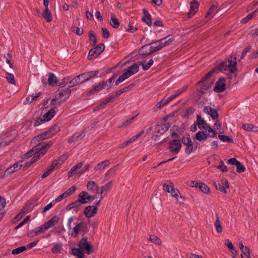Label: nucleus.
<instances>
[{"label": "nucleus", "mask_w": 258, "mask_h": 258, "mask_svg": "<svg viewBox=\"0 0 258 258\" xmlns=\"http://www.w3.org/2000/svg\"><path fill=\"white\" fill-rule=\"evenodd\" d=\"M204 111L210 115L213 120L217 119L218 117V114L217 111L210 106H205L204 108Z\"/></svg>", "instance_id": "nucleus-22"}, {"label": "nucleus", "mask_w": 258, "mask_h": 258, "mask_svg": "<svg viewBox=\"0 0 258 258\" xmlns=\"http://www.w3.org/2000/svg\"><path fill=\"white\" fill-rule=\"evenodd\" d=\"M187 88V85H184L182 88L178 89L176 91V93L174 94V96L176 97H177L178 96H179L181 94L186 91Z\"/></svg>", "instance_id": "nucleus-63"}, {"label": "nucleus", "mask_w": 258, "mask_h": 258, "mask_svg": "<svg viewBox=\"0 0 258 258\" xmlns=\"http://www.w3.org/2000/svg\"><path fill=\"white\" fill-rule=\"evenodd\" d=\"M148 45L150 46L149 48L152 54L162 49L159 40L153 42Z\"/></svg>", "instance_id": "nucleus-24"}, {"label": "nucleus", "mask_w": 258, "mask_h": 258, "mask_svg": "<svg viewBox=\"0 0 258 258\" xmlns=\"http://www.w3.org/2000/svg\"><path fill=\"white\" fill-rule=\"evenodd\" d=\"M169 193L172 196L175 197L176 199H178L179 197L180 198H183L181 196H179L180 192L177 188H174L173 183L171 184V190Z\"/></svg>", "instance_id": "nucleus-36"}, {"label": "nucleus", "mask_w": 258, "mask_h": 258, "mask_svg": "<svg viewBox=\"0 0 258 258\" xmlns=\"http://www.w3.org/2000/svg\"><path fill=\"white\" fill-rule=\"evenodd\" d=\"M217 168L222 172H227L228 170L227 166L225 165L224 162L222 160H220L219 165L217 166Z\"/></svg>", "instance_id": "nucleus-52"}, {"label": "nucleus", "mask_w": 258, "mask_h": 258, "mask_svg": "<svg viewBox=\"0 0 258 258\" xmlns=\"http://www.w3.org/2000/svg\"><path fill=\"white\" fill-rule=\"evenodd\" d=\"M87 188L89 190H94L97 189V191L98 190V186L95 183L94 181H90L87 184Z\"/></svg>", "instance_id": "nucleus-43"}, {"label": "nucleus", "mask_w": 258, "mask_h": 258, "mask_svg": "<svg viewBox=\"0 0 258 258\" xmlns=\"http://www.w3.org/2000/svg\"><path fill=\"white\" fill-rule=\"evenodd\" d=\"M98 73L99 72L98 71H92L83 73L82 75L85 81H87L91 78L97 76Z\"/></svg>", "instance_id": "nucleus-29"}, {"label": "nucleus", "mask_w": 258, "mask_h": 258, "mask_svg": "<svg viewBox=\"0 0 258 258\" xmlns=\"http://www.w3.org/2000/svg\"><path fill=\"white\" fill-rule=\"evenodd\" d=\"M59 218L58 216H53L49 221L44 223V228L48 229L49 228L54 226L59 222Z\"/></svg>", "instance_id": "nucleus-20"}, {"label": "nucleus", "mask_w": 258, "mask_h": 258, "mask_svg": "<svg viewBox=\"0 0 258 258\" xmlns=\"http://www.w3.org/2000/svg\"><path fill=\"white\" fill-rule=\"evenodd\" d=\"M89 36L90 40L93 42L92 46H95L97 44V39L96 36L93 31L91 30L89 32Z\"/></svg>", "instance_id": "nucleus-49"}, {"label": "nucleus", "mask_w": 258, "mask_h": 258, "mask_svg": "<svg viewBox=\"0 0 258 258\" xmlns=\"http://www.w3.org/2000/svg\"><path fill=\"white\" fill-rule=\"evenodd\" d=\"M72 30L78 35H81L83 33V29L78 27L74 26L72 28Z\"/></svg>", "instance_id": "nucleus-59"}, {"label": "nucleus", "mask_w": 258, "mask_h": 258, "mask_svg": "<svg viewBox=\"0 0 258 258\" xmlns=\"http://www.w3.org/2000/svg\"><path fill=\"white\" fill-rule=\"evenodd\" d=\"M216 220L214 222V226L216 228V230L218 233H221L222 231V227L221 222L219 220V218L218 214H216Z\"/></svg>", "instance_id": "nucleus-34"}, {"label": "nucleus", "mask_w": 258, "mask_h": 258, "mask_svg": "<svg viewBox=\"0 0 258 258\" xmlns=\"http://www.w3.org/2000/svg\"><path fill=\"white\" fill-rule=\"evenodd\" d=\"M52 143L43 142L35 146L31 150L24 154V157L29 158L33 155L40 157L43 156L48 149L52 145Z\"/></svg>", "instance_id": "nucleus-1"}, {"label": "nucleus", "mask_w": 258, "mask_h": 258, "mask_svg": "<svg viewBox=\"0 0 258 258\" xmlns=\"http://www.w3.org/2000/svg\"><path fill=\"white\" fill-rule=\"evenodd\" d=\"M70 88L68 84L59 87L58 89V93L55 94V96L58 97V99L61 98V100L64 102L71 94V90L69 89Z\"/></svg>", "instance_id": "nucleus-7"}, {"label": "nucleus", "mask_w": 258, "mask_h": 258, "mask_svg": "<svg viewBox=\"0 0 258 258\" xmlns=\"http://www.w3.org/2000/svg\"><path fill=\"white\" fill-rule=\"evenodd\" d=\"M104 88H105L104 86L103 82L101 81L99 82L97 85L95 86L93 89H91L88 92V94L92 95L95 94Z\"/></svg>", "instance_id": "nucleus-26"}, {"label": "nucleus", "mask_w": 258, "mask_h": 258, "mask_svg": "<svg viewBox=\"0 0 258 258\" xmlns=\"http://www.w3.org/2000/svg\"><path fill=\"white\" fill-rule=\"evenodd\" d=\"M22 166V165L19 164V163H16L14 164L12 166L9 167L5 170L3 175V177L8 176L10 174L14 173L15 172L19 170Z\"/></svg>", "instance_id": "nucleus-17"}, {"label": "nucleus", "mask_w": 258, "mask_h": 258, "mask_svg": "<svg viewBox=\"0 0 258 258\" xmlns=\"http://www.w3.org/2000/svg\"><path fill=\"white\" fill-rule=\"evenodd\" d=\"M204 129L207 131L209 133L212 134L211 135H208V137L211 138H214L215 137V132L209 125H207V126Z\"/></svg>", "instance_id": "nucleus-62"}, {"label": "nucleus", "mask_w": 258, "mask_h": 258, "mask_svg": "<svg viewBox=\"0 0 258 258\" xmlns=\"http://www.w3.org/2000/svg\"><path fill=\"white\" fill-rule=\"evenodd\" d=\"M181 146L179 139H173L169 143V149L171 152L176 154L180 151Z\"/></svg>", "instance_id": "nucleus-10"}, {"label": "nucleus", "mask_w": 258, "mask_h": 258, "mask_svg": "<svg viewBox=\"0 0 258 258\" xmlns=\"http://www.w3.org/2000/svg\"><path fill=\"white\" fill-rule=\"evenodd\" d=\"M216 71V68H213L198 82V84L201 87L200 90L199 91L200 93L201 94H204L205 91L208 90L211 87L213 82L210 80V78Z\"/></svg>", "instance_id": "nucleus-3"}, {"label": "nucleus", "mask_w": 258, "mask_h": 258, "mask_svg": "<svg viewBox=\"0 0 258 258\" xmlns=\"http://www.w3.org/2000/svg\"><path fill=\"white\" fill-rule=\"evenodd\" d=\"M166 104H167L165 101V99L164 98L156 105V106L154 107V110L156 111Z\"/></svg>", "instance_id": "nucleus-60"}, {"label": "nucleus", "mask_w": 258, "mask_h": 258, "mask_svg": "<svg viewBox=\"0 0 258 258\" xmlns=\"http://www.w3.org/2000/svg\"><path fill=\"white\" fill-rule=\"evenodd\" d=\"M82 205V204L80 202V201L78 200H77L74 202L69 204L66 207V210H70L74 208H79Z\"/></svg>", "instance_id": "nucleus-40"}, {"label": "nucleus", "mask_w": 258, "mask_h": 258, "mask_svg": "<svg viewBox=\"0 0 258 258\" xmlns=\"http://www.w3.org/2000/svg\"><path fill=\"white\" fill-rule=\"evenodd\" d=\"M63 102H62L61 100V98L58 99V97H57L55 95H54V97L52 98L51 100V104L53 106L52 108H54L59 106L60 105V104Z\"/></svg>", "instance_id": "nucleus-41"}, {"label": "nucleus", "mask_w": 258, "mask_h": 258, "mask_svg": "<svg viewBox=\"0 0 258 258\" xmlns=\"http://www.w3.org/2000/svg\"><path fill=\"white\" fill-rule=\"evenodd\" d=\"M144 13V17L142 18V20L148 26H151L152 24V20L151 18V15L148 12V11L144 9L143 10Z\"/></svg>", "instance_id": "nucleus-27"}, {"label": "nucleus", "mask_w": 258, "mask_h": 258, "mask_svg": "<svg viewBox=\"0 0 258 258\" xmlns=\"http://www.w3.org/2000/svg\"><path fill=\"white\" fill-rule=\"evenodd\" d=\"M242 127L246 131L253 132H257L258 128L257 126L251 124H243Z\"/></svg>", "instance_id": "nucleus-42"}, {"label": "nucleus", "mask_w": 258, "mask_h": 258, "mask_svg": "<svg viewBox=\"0 0 258 258\" xmlns=\"http://www.w3.org/2000/svg\"><path fill=\"white\" fill-rule=\"evenodd\" d=\"M62 248V245L60 243L56 244L52 248V251L53 253H58Z\"/></svg>", "instance_id": "nucleus-61"}, {"label": "nucleus", "mask_w": 258, "mask_h": 258, "mask_svg": "<svg viewBox=\"0 0 258 258\" xmlns=\"http://www.w3.org/2000/svg\"><path fill=\"white\" fill-rule=\"evenodd\" d=\"M110 164V162L108 160H105L104 161L98 163L94 168V170L95 171L102 170L105 167H107Z\"/></svg>", "instance_id": "nucleus-30"}, {"label": "nucleus", "mask_w": 258, "mask_h": 258, "mask_svg": "<svg viewBox=\"0 0 258 258\" xmlns=\"http://www.w3.org/2000/svg\"><path fill=\"white\" fill-rule=\"evenodd\" d=\"M198 188L201 191L205 194H209L210 192V188L205 183L201 182Z\"/></svg>", "instance_id": "nucleus-47"}, {"label": "nucleus", "mask_w": 258, "mask_h": 258, "mask_svg": "<svg viewBox=\"0 0 258 258\" xmlns=\"http://www.w3.org/2000/svg\"><path fill=\"white\" fill-rule=\"evenodd\" d=\"M217 8V6L216 5L211 6L206 14V17L211 19L212 18L211 16H213L215 14Z\"/></svg>", "instance_id": "nucleus-45"}, {"label": "nucleus", "mask_w": 258, "mask_h": 258, "mask_svg": "<svg viewBox=\"0 0 258 258\" xmlns=\"http://www.w3.org/2000/svg\"><path fill=\"white\" fill-rule=\"evenodd\" d=\"M218 138L223 142L232 143L233 139L226 135H219Z\"/></svg>", "instance_id": "nucleus-51"}, {"label": "nucleus", "mask_w": 258, "mask_h": 258, "mask_svg": "<svg viewBox=\"0 0 258 258\" xmlns=\"http://www.w3.org/2000/svg\"><path fill=\"white\" fill-rule=\"evenodd\" d=\"M104 45L103 43H100L96 47L90 50L88 55V58L91 60L97 57L104 51Z\"/></svg>", "instance_id": "nucleus-8"}, {"label": "nucleus", "mask_w": 258, "mask_h": 258, "mask_svg": "<svg viewBox=\"0 0 258 258\" xmlns=\"http://www.w3.org/2000/svg\"><path fill=\"white\" fill-rule=\"evenodd\" d=\"M139 54L142 58H145L152 53L149 47V45L146 44L139 49Z\"/></svg>", "instance_id": "nucleus-21"}, {"label": "nucleus", "mask_w": 258, "mask_h": 258, "mask_svg": "<svg viewBox=\"0 0 258 258\" xmlns=\"http://www.w3.org/2000/svg\"><path fill=\"white\" fill-rule=\"evenodd\" d=\"M6 78L10 84L13 85L16 84L14 76L13 74L7 73Z\"/></svg>", "instance_id": "nucleus-56"}, {"label": "nucleus", "mask_w": 258, "mask_h": 258, "mask_svg": "<svg viewBox=\"0 0 258 258\" xmlns=\"http://www.w3.org/2000/svg\"><path fill=\"white\" fill-rule=\"evenodd\" d=\"M139 66L137 63H134L131 67H128L115 81V85H118L119 83L123 82L125 79L135 74L139 71Z\"/></svg>", "instance_id": "nucleus-5"}, {"label": "nucleus", "mask_w": 258, "mask_h": 258, "mask_svg": "<svg viewBox=\"0 0 258 258\" xmlns=\"http://www.w3.org/2000/svg\"><path fill=\"white\" fill-rule=\"evenodd\" d=\"M225 245L229 248L233 253H234V251H236L234 249L232 243L229 239H227L225 241Z\"/></svg>", "instance_id": "nucleus-64"}, {"label": "nucleus", "mask_w": 258, "mask_h": 258, "mask_svg": "<svg viewBox=\"0 0 258 258\" xmlns=\"http://www.w3.org/2000/svg\"><path fill=\"white\" fill-rule=\"evenodd\" d=\"M149 240L156 244L160 245L161 244V240L155 235H150L149 238Z\"/></svg>", "instance_id": "nucleus-54"}, {"label": "nucleus", "mask_w": 258, "mask_h": 258, "mask_svg": "<svg viewBox=\"0 0 258 258\" xmlns=\"http://www.w3.org/2000/svg\"><path fill=\"white\" fill-rule=\"evenodd\" d=\"M225 79L224 78H220L216 83L214 90L218 93L222 92L225 90Z\"/></svg>", "instance_id": "nucleus-16"}, {"label": "nucleus", "mask_w": 258, "mask_h": 258, "mask_svg": "<svg viewBox=\"0 0 258 258\" xmlns=\"http://www.w3.org/2000/svg\"><path fill=\"white\" fill-rule=\"evenodd\" d=\"M83 227V224L82 222L78 223L73 228L74 234L72 233V235L76 237L79 232L82 230V228Z\"/></svg>", "instance_id": "nucleus-39"}, {"label": "nucleus", "mask_w": 258, "mask_h": 258, "mask_svg": "<svg viewBox=\"0 0 258 258\" xmlns=\"http://www.w3.org/2000/svg\"><path fill=\"white\" fill-rule=\"evenodd\" d=\"M214 185L217 190L220 191L221 192H223L224 194L227 193V190L225 189V187L222 186L221 184L214 182Z\"/></svg>", "instance_id": "nucleus-55"}, {"label": "nucleus", "mask_w": 258, "mask_h": 258, "mask_svg": "<svg viewBox=\"0 0 258 258\" xmlns=\"http://www.w3.org/2000/svg\"><path fill=\"white\" fill-rule=\"evenodd\" d=\"M85 136V132L84 131H82L80 133H76L73 135V138H75V140L76 141H78L79 140L82 139Z\"/></svg>", "instance_id": "nucleus-58"}, {"label": "nucleus", "mask_w": 258, "mask_h": 258, "mask_svg": "<svg viewBox=\"0 0 258 258\" xmlns=\"http://www.w3.org/2000/svg\"><path fill=\"white\" fill-rule=\"evenodd\" d=\"M114 79H115V77L112 76L111 78H110L106 82L102 81L103 82V84H104L105 88H106L107 89H109L111 87L112 83L114 81Z\"/></svg>", "instance_id": "nucleus-50"}, {"label": "nucleus", "mask_w": 258, "mask_h": 258, "mask_svg": "<svg viewBox=\"0 0 258 258\" xmlns=\"http://www.w3.org/2000/svg\"><path fill=\"white\" fill-rule=\"evenodd\" d=\"M208 137V134H205L203 131H199L198 132L195 136L196 139L199 141H202V140H205Z\"/></svg>", "instance_id": "nucleus-37"}, {"label": "nucleus", "mask_w": 258, "mask_h": 258, "mask_svg": "<svg viewBox=\"0 0 258 258\" xmlns=\"http://www.w3.org/2000/svg\"><path fill=\"white\" fill-rule=\"evenodd\" d=\"M26 249L25 246H22L13 249L12 251L13 254H18L21 252L24 251Z\"/></svg>", "instance_id": "nucleus-57"}, {"label": "nucleus", "mask_w": 258, "mask_h": 258, "mask_svg": "<svg viewBox=\"0 0 258 258\" xmlns=\"http://www.w3.org/2000/svg\"><path fill=\"white\" fill-rule=\"evenodd\" d=\"M190 5V7L189 12L187 14L188 18H191L195 14L199 6V4L197 0H194L192 1Z\"/></svg>", "instance_id": "nucleus-19"}, {"label": "nucleus", "mask_w": 258, "mask_h": 258, "mask_svg": "<svg viewBox=\"0 0 258 258\" xmlns=\"http://www.w3.org/2000/svg\"><path fill=\"white\" fill-rule=\"evenodd\" d=\"M95 196H90L87 192L83 191L78 196V200L83 205L87 204L90 200H94Z\"/></svg>", "instance_id": "nucleus-11"}, {"label": "nucleus", "mask_w": 258, "mask_h": 258, "mask_svg": "<svg viewBox=\"0 0 258 258\" xmlns=\"http://www.w3.org/2000/svg\"><path fill=\"white\" fill-rule=\"evenodd\" d=\"M110 25L114 28H118L119 26V22L117 19L115 17L114 13H112L110 15Z\"/></svg>", "instance_id": "nucleus-31"}, {"label": "nucleus", "mask_w": 258, "mask_h": 258, "mask_svg": "<svg viewBox=\"0 0 258 258\" xmlns=\"http://www.w3.org/2000/svg\"><path fill=\"white\" fill-rule=\"evenodd\" d=\"M197 124L200 129H204L208 124L200 115L197 116Z\"/></svg>", "instance_id": "nucleus-28"}, {"label": "nucleus", "mask_w": 258, "mask_h": 258, "mask_svg": "<svg viewBox=\"0 0 258 258\" xmlns=\"http://www.w3.org/2000/svg\"><path fill=\"white\" fill-rule=\"evenodd\" d=\"M97 210L96 206H88L85 208L84 214L86 217L91 218L97 213Z\"/></svg>", "instance_id": "nucleus-15"}, {"label": "nucleus", "mask_w": 258, "mask_h": 258, "mask_svg": "<svg viewBox=\"0 0 258 258\" xmlns=\"http://www.w3.org/2000/svg\"><path fill=\"white\" fill-rule=\"evenodd\" d=\"M27 212H28V210L26 209V208L23 209L21 212L15 217L13 222L15 223L16 222L15 220L16 219L19 220L21 219Z\"/></svg>", "instance_id": "nucleus-53"}, {"label": "nucleus", "mask_w": 258, "mask_h": 258, "mask_svg": "<svg viewBox=\"0 0 258 258\" xmlns=\"http://www.w3.org/2000/svg\"><path fill=\"white\" fill-rule=\"evenodd\" d=\"M236 57L231 56L230 58L228 59L227 61H224L220 63L216 68L217 70H219L222 72H224L228 70L230 73H233L237 70L236 64L237 62Z\"/></svg>", "instance_id": "nucleus-2"}, {"label": "nucleus", "mask_w": 258, "mask_h": 258, "mask_svg": "<svg viewBox=\"0 0 258 258\" xmlns=\"http://www.w3.org/2000/svg\"><path fill=\"white\" fill-rule=\"evenodd\" d=\"M112 182L111 181L107 182L101 187L100 194L102 195L104 192H107L110 191L112 188Z\"/></svg>", "instance_id": "nucleus-35"}, {"label": "nucleus", "mask_w": 258, "mask_h": 258, "mask_svg": "<svg viewBox=\"0 0 258 258\" xmlns=\"http://www.w3.org/2000/svg\"><path fill=\"white\" fill-rule=\"evenodd\" d=\"M153 60L152 59H150L146 64H145V61L140 62V64L142 65L143 70L146 71L153 64Z\"/></svg>", "instance_id": "nucleus-48"}, {"label": "nucleus", "mask_w": 258, "mask_h": 258, "mask_svg": "<svg viewBox=\"0 0 258 258\" xmlns=\"http://www.w3.org/2000/svg\"><path fill=\"white\" fill-rule=\"evenodd\" d=\"M227 163L229 164L235 165L236 167V171L238 173L243 172L245 169L244 165L235 158L228 159Z\"/></svg>", "instance_id": "nucleus-12"}, {"label": "nucleus", "mask_w": 258, "mask_h": 258, "mask_svg": "<svg viewBox=\"0 0 258 258\" xmlns=\"http://www.w3.org/2000/svg\"><path fill=\"white\" fill-rule=\"evenodd\" d=\"M79 247L83 251H85L88 254H90L93 251L92 246L88 242L87 238H83L80 240Z\"/></svg>", "instance_id": "nucleus-9"}, {"label": "nucleus", "mask_w": 258, "mask_h": 258, "mask_svg": "<svg viewBox=\"0 0 258 258\" xmlns=\"http://www.w3.org/2000/svg\"><path fill=\"white\" fill-rule=\"evenodd\" d=\"M85 82L83 76L82 74H81V75L76 76L74 79L69 81L68 84H69V87H73Z\"/></svg>", "instance_id": "nucleus-13"}, {"label": "nucleus", "mask_w": 258, "mask_h": 258, "mask_svg": "<svg viewBox=\"0 0 258 258\" xmlns=\"http://www.w3.org/2000/svg\"><path fill=\"white\" fill-rule=\"evenodd\" d=\"M133 86H134V84H132L130 85H128V86L123 88L122 89L118 90V91H117L116 92V93L115 94V97H117V96L120 95V94H121L122 93L127 91L129 89H131Z\"/></svg>", "instance_id": "nucleus-46"}, {"label": "nucleus", "mask_w": 258, "mask_h": 258, "mask_svg": "<svg viewBox=\"0 0 258 258\" xmlns=\"http://www.w3.org/2000/svg\"><path fill=\"white\" fill-rule=\"evenodd\" d=\"M42 16L47 22H50L52 20V17L48 8L44 9L42 13Z\"/></svg>", "instance_id": "nucleus-32"}, {"label": "nucleus", "mask_w": 258, "mask_h": 258, "mask_svg": "<svg viewBox=\"0 0 258 258\" xmlns=\"http://www.w3.org/2000/svg\"><path fill=\"white\" fill-rule=\"evenodd\" d=\"M59 131V128L58 125H54L52 127H51L48 131L43 132L35 137L33 140L37 141H40L41 140H45L52 137Z\"/></svg>", "instance_id": "nucleus-6"}, {"label": "nucleus", "mask_w": 258, "mask_h": 258, "mask_svg": "<svg viewBox=\"0 0 258 258\" xmlns=\"http://www.w3.org/2000/svg\"><path fill=\"white\" fill-rule=\"evenodd\" d=\"M182 143L186 146L185 152L187 154H190L193 151V143L189 137H183Z\"/></svg>", "instance_id": "nucleus-14"}, {"label": "nucleus", "mask_w": 258, "mask_h": 258, "mask_svg": "<svg viewBox=\"0 0 258 258\" xmlns=\"http://www.w3.org/2000/svg\"><path fill=\"white\" fill-rule=\"evenodd\" d=\"M258 12V8H257L255 11H254L252 13L249 14L246 17L242 18L241 20V23H246L248 22L249 20L252 19L253 17H254L256 15V13Z\"/></svg>", "instance_id": "nucleus-33"}, {"label": "nucleus", "mask_w": 258, "mask_h": 258, "mask_svg": "<svg viewBox=\"0 0 258 258\" xmlns=\"http://www.w3.org/2000/svg\"><path fill=\"white\" fill-rule=\"evenodd\" d=\"M139 66L137 63H134L131 67H128L115 81V85H118L119 83L123 82L125 79L135 74L139 71Z\"/></svg>", "instance_id": "nucleus-4"}, {"label": "nucleus", "mask_w": 258, "mask_h": 258, "mask_svg": "<svg viewBox=\"0 0 258 258\" xmlns=\"http://www.w3.org/2000/svg\"><path fill=\"white\" fill-rule=\"evenodd\" d=\"M56 111L54 108H51L46 112L42 116L43 120L45 121H49L55 114Z\"/></svg>", "instance_id": "nucleus-25"}, {"label": "nucleus", "mask_w": 258, "mask_h": 258, "mask_svg": "<svg viewBox=\"0 0 258 258\" xmlns=\"http://www.w3.org/2000/svg\"><path fill=\"white\" fill-rule=\"evenodd\" d=\"M84 164L83 162L78 163L77 165L73 167L68 172V175L69 177H71L74 175L79 174V172L77 171L78 169H80Z\"/></svg>", "instance_id": "nucleus-23"}, {"label": "nucleus", "mask_w": 258, "mask_h": 258, "mask_svg": "<svg viewBox=\"0 0 258 258\" xmlns=\"http://www.w3.org/2000/svg\"><path fill=\"white\" fill-rule=\"evenodd\" d=\"M160 45L163 48L171 44V43L174 41V36L172 35H169L166 37L159 40Z\"/></svg>", "instance_id": "nucleus-18"}, {"label": "nucleus", "mask_w": 258, "mask_h": 258, "mask_svg": "<svg viewBox=\"0 0 258 258\" xmlns=\"http://www.w3.org/2000/svg\"><path fill=\"white\" fill-rule=\"evenodd\" d=\"M48 76V83L49 85L52 86L57 83V78L53 73H49Z\"/></svg>", "instance_id": "nucleus-38"}, {"label": "nucleus", "mask_w": 258, "mask_h": 258, "mask_svg": "<svg viewBox=\"0 0 258 258\" xmlns=\"http://www.w3.org/2000/svg\"><path fill=\"white\" fill-rule=\"evenodd\" d=\"M73 254L77 256L78 258H83L84 251L80 248H74L72 249Z\"/></svg>", "instance_id": "nucleus-44"}]
</instances>
